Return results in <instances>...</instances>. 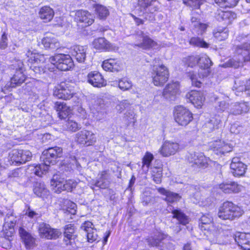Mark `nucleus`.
Returning a JSON list of instances; mask_svg holds the SVG:
<instances>
[{"mask_svg":"<svg viewBox=\"0 0 250 250\" xmlns=\"http://www.w3.org/2000/svg\"><path fill=\"white\" fill-rule=\"evenodd\" d=\"M172 213L173 215V218H176L180 224L186 225L189 223V220L188 217L184 214L180 210H173Z\"/></svg>","mask_w":250,"mask_h":250,"instance_id":"nucleus-45","label":"nucleus"},{"mask_svg":"<svg viewBox=\"0 0 250 250\" xmlns=\"http://www.w3.org/2000/svg\"><path fill=\"white\" fill-rule=\"evenodd\" d=\"M228 104L224 101H219L215 106L217 114L212 117L207 126L211 129H218L222 125V121L226 120L229 114L239 115L248 112L250 109L248 104L246 102L235 103L230 105L229 111L226 110Z\"/></svg>","mask_w":250,"mask_h":250,"instance_id":"nucleus-2","label":"nucleus"},{"mask_svg":"<svg viewBox=\"0 0 250 250\" xmlns=\"http://www.w3.org/2000/svg\"><path fill=\"white\" fill-rule=\"evenodd\" d=\"M239 0H215V2L221 7L232 8L235 6Z\"/></svg>","mask_w":250,"mask_h":250,"instance_id":"nucleus-48","label":"nucleus"},{"mask_svg":"<svg viewBox=\"0 0 250 250\" xmlns=\"http://www.w3.org/2000/svg\"><path fill=\"white\" fill-rule=\"evenodd\" d=\"M244 212L242 207L232 202L226 201L220 206L218 216L223 220H233L242 216Z\"/></svg>","mask_w":250,"mask_h":250,"instance_id":"nucleus-7","label":"nucleus"},{"mask_svg":"<svg viewBox=\"0 0 250 250\" xmlns=\"http://www.w3.org/2000/svg\"><path fill=\"white\" fill-rule=\"evenodd\" d=\"M236 243L243 250H250V233L237 232L234 236L227 235V237L220 235L214 242L220 245Z\"/></svg>","mask_w":250,"mask_h":250,"instance_id":"nucleus-6","label":"nucleus"},{"mask_svg":"<svg viewBox=\"0 0 250 250\" xmlns=\"http://www.w3.org/2000/svg\"><path fill=\"white\" fill-rule=\"evenodd\" d=\"M186 98L197 108H201L205 101V95L201 91L191 90L186 94Z\"/></svg>","mask_w":250,"mask_h":250,"instance_id":"nucleus-22","label":"nucleus"},{"mask_svg":"<svg viewBox=\"0 0 250 250\" xmlns=\"http://www.w3.org/2000/svg\"><path fill=\"white\" fill-rule=\"evenodd\" d=\"M230 183H223L219 185V188L225 193H231L232 190Z\"/></svg>","mask_w":250,"mask_h":250,"instance_id":"nucleus-64","label":"nucleus"},{"mask_svg":"<svg viewBox=\"0 0 250 250\" xmlns=\"http://www.w3.org/2000/svg\"><path fill=\"white\" fill-rule=\"evenodd\" d=\"M136 37L138 39L135 45L140 48L145 50L150 49L158 50L160 47V44L152 40L148 36L145 35L142 32H141L140 35L136 36Z\"/></svg>","mask_w":250,"mask_h":250,"instance_id":"nucleus-16","label":"nucleus"},{"mask_svg":"<svg viewBox=\"0 0 250 250\" xmlns=\"http://www.w3.org/2000/svg\"><path fill=\"white\" fill-rule=\"evenodd\" d=\"M19 233L27 249L32 248L35 245V240L31 235L22 228H20Z\"/></svg>","mask_w":250,"mask_h":250,"instance_id":"nucleus-38","label":"nucleus"},{"mask_svg":"<svg viewBox=\"0 0 250 250\" xmlns=\"http://www.w3.org/2000/svg\"><path fill=\"white\" fill-rule=\"evenodd\" d=\"M188 160L195 168H205L208 166H215L216 163L206 157L202 152L190 153L188 156Z\"/></svg>","mask_w":250,"mask_h":250,"instance_id":"nucleus-12","label":"nucleus"},{"mask_svg":"<svg viewBox=\"0 0 250 250\" xmlns=\"http://www.w3.org/2000/svg\"><path fill=\"white\" fill-rule=\"evenodd\" d=\"M132 86L131 82L127 78H123L118 82V86L121 90L125 91Z\"/></svg>","mask_w":250,"mask_h":250,"instance_id":"nucleus-52","label":"nucleus"},{"mask_svg":"<svg viewBox=\"0 0 250 250\" xmlns=\"http://www.w3.org/2000/svg\"><path fill=\"white\" fill-rule=\"evenodd\" d=\"M237 89L238 91H247L248 94L250 95V79L247 81L244 85L237 87Z\"/></svg>","mask_w":250,"mask_h":250,"instance_id":"nucleus-62","label":"nucleus"},{"mask_svg":"<svg viewBox=\"0 0 250 250\" xmlns=\"http://www.w3.org/2000/svg\"><path fill=\"white\" fill-rule=\"evenodd\" d=\"M243 127L237 123L231 125L230 127V132L235 134H238L240 133L241 132H243Z\"/></svg>","mask_w":250,"mask_h":250,"instance_id":"nucleus-59","label":"nucleus"},{"mask_svg":"<svg viewBox=\"0 0 250 250\" xmlns=\"http://www.w3.org/2000/svg\"><path fill=\"white\" fill-rule=\"evenodd\" d=\"M158 191L160 194L166 196L165 200L167 202H177L181 198V196L178 194L168 191L164 188H159Z\"/></svg>","mask_w":250,"mask_h":250,"instance_id":"nucleus-39","label":"nucleus"},{"mask_svg":"<svg viewBox=\"0 0 250 250\" xmlns=\"http://www.w3.org/2000/svg\"><path fill=\"white\" fill-rule=\"evenodd\" d=\"M200 55H194L188 56L183 59V62L188 67H193L198 64Z\"/></svg>","mask_w":250,"mask_h":250,"instance_id":"nucleus-46","label":"nucleus"},{"mask_svg":"<svg viewBox=\"0 0 250 250\" xmlns=\"http://www.w3.org/2000/svg\"><path fill=\"white\" fill-rule=\"evenodd\" d=\"M212 64V61L206 54L200 55L198 65L200 71L198 75L194 72H189L188 75L193 85L197 87L201 86V82L199 78H203L209 75L210 73V66Z\"/></svg>","mask_w":250,"mask_h":250,"instance_id":"nucleus-5","label":"nucleus"},{"mask_svg":"<svg viewBox=\"0 0 250 250\" xmlns=\"http://www.w3.org/2000/svg\"><path fill=\"white\" fill-rule=\"evenodd\" d=\"M62 148L58 147H53L44 150L41 156V160L43 162L42 166L44 171H48L50 165H53L56 162L58 157L61 156Z\"/></svg>","mask_w":250,"mask_h":250,"instance_id":"nucleus-11","label":"nucleus"},{"mask_svg":"<svg viewBox=\"0 0 250 250\" xmlns=\"http://www.w3.org/2000/svg\"><path fill=\"white\" fill-rule=\"evenodd\" d=\"M28 58V65L35 73L41 74L46 72V70L50 71L57 69L61 71H67L73 67V62L70 55L59 54L49 58L50 67L49 65H43L45 61L44 56L34 52L28 51L26 54Z\"/></svg>","mask_w":250,"mask_h":250,"instance_id":"nucleus-1","label":"nucleus"},{"mask_svg":"<svg viewBox=\"0 0 250 250\" xmlns=\"http://www.w3.org/2000/svg\"><path fill=\"white\" fill-rule=\"evenodd\" d=\"M63 209L66 212L74 215L76 213V205L70 200H66L64 201Z\"/></svg>","mask_w":250,"mask_h":250,"instance_id":"nucleus-50","label":"nucleus"},{"mask_svg":"<svg viewBox=\"0 0 250 250\" xmlns=\"http://www.w3.org/2000/svg\"><path fill=\"white\" fill-rule=\"evenodd\" d=\"M102 66L106 71L117 72L123 70L124 62L119 58H109L104 61Z\"/></svg>","mask_w":250,"mask_h":250,"instance_id":"nucleus-20","label":"nucleus"},{"mask_svg":"<svg viewBox=\"0 0 250 250\" xmlns=\"http://www.w3.org/2000/svg\"><path fill=\"white\" fill-rule=\"evenodd\" d=\"M75 140L80 144L89 146L95 143L96 137L92 131L83 130L76 134Z\"/></svg>","mask_w":250,"mask_h":250,"instance_id":"nucleus-18","label":"nucleus"},{"mask_svg":"<svg viewBox=\"0 0 250 250\" xmlns=\"http://www.w3.org/2000/svg\"><path fill=\"white\" fill-rule=\"evenodd\" d=\"M154 158L153 155L149 152H146L144 155L143 161V169L144 171H147L151 163Z\"/></svg>","mask_w":250,"mask_h":250,"instance_id":"nucleus-47","label":"nucleus"},{"mask_svg":"<svg viewBox=\"0 0 250 250\" xmlns=\"http://www.w3.org/2000/svg\"><path fill=\"white\" fill-rule=\"evenodd\" d=\"M236 42L241 44H236L235 48V55L222 66L224 67H233L237 68L243 65L246 62H250V42L248 35L242 34L238 36Z\"/></svg>","mask_w":250,"mask_h":250,"instance_id":"nucleus-3","label":"nucleus"},{"mask_svg":"<svg viewBox=\"0 0 250 250\" xmlns=\"http://www.w3.org/2000/svg\"><path fill=\"white\" fill-rule=\"evenodd\" d=\"M17 222L16 218L12 214H7L4 219L3 226L2 235L3 236V243L2 247L7 249L11 247V239L14 232V226Z\"/></svg>","mask_w":250,"mask_h":250,"instance_id":"nucleus-8","label":"nucleus"},{"mask_svg":"<svg viewBox=\"0 0 250 250\" xmlns=\"http://www.w3.org/2000/svg\"><path fill=\"white\" fill-rule=\"evenodd\" d=\"M166 237L167 235L161 231L156 230L146 239V241L149 246L155 247L159 249Z\"/></svg>","mask_w":250,"mask_h":250,"instance_id":"nucleus-25","label":"nucleus"},{"mask_svg":"<svg viewBox=\"0 0 250 250\" xmlns=\"http://www.w3.org/2000/svg\"><path fill=\"white\" fill-rule=\"evenodd\" d=\"M70 163L67 165V167L70 168L71 170H78L81 171V167L79 165L78 160L75 156H71L70 158Z\"/></svg>","mask_w":250,"mask_h":250,"instance_id":"nucleus-55","label":"nucleus"},{"mask_svg":"<svg viewBox=\"0 0 250 250\" xmlns=\"http://www.w3.org/2000/svg\"><path fill=\"white\" fill-rule=\"evenodd\" d=\"M74 94V87L69 83H62L55 87L54 90L55 96L64 100H69L73 97Z\"/></svg>","mask_w":250,"mask_h":250,"instance_id":"nucleus-15","label":"nucleus"},{"mask_svg":"<svg viewBox=\"0 0 250 250\" xmlns=\"http://www.w3.org/2000/svg\"><path fill=\"white\" fill-rule=\"evenodd\" d=\"M20 157V164L25 163L31 159L32 154L29 150L22 149V154Z\"/></svg>","mask_w":250,"mask_h":250,"instance_id":"nucleus-58","label":"nucleus"},{"mask_svg":"<svg viewBox=\"0 0 250 250\" xmlns=\"http://www.w3.org/2000/svg\"><path fill=\"white\" fill-rule=\"evenodd\" d=\"M104 105L102 104L93 105L90 107L91 116H92L95 120L100 121L104 119L105 117V112L103 109Z\"/></svg>","mask_w":250,"mask_h":250,"instance_id":"nucleus-40","label":"nucleus"},{"mask_svg":"<svg viewBox=\"0 0 250 250\" xmlns=\"http://www.w3.org/2000/svg\"><path fill=\"white\" fill-rule=\"evenodd\" d=\"M138 5L141 11L150 13L152 20L154 18L153 13L158 10L157 2L155 0H138Z\"/></svg>","mask_w":250,"mask_h":250,"instance_id":"nucleus-23","label":"nucleus"},{"mask_svg":"<svg viewBox=\"0 0 250 250\" xmlns=\"http://www.w3.org/2000/svg\"><path fill=\"white\" fill-rule=\"evenodd\" d=\"M81 128L80 125L73 120L68 119L65 124L64 128L66 130L72 132L76 131Z\"/></svg>","mask_w":250,"mask_h":250,"instance_id":"nucleus-54","label":"nucleus"},{"mask_svg":"<svg viewBox=\"0 0 250 250\" xmlns=\"http://www.w3.org/2000/svg\"><path fill=\"white\" fill-rule=\"evenodd\" d=\"M229 33V31L228 28L219 26L214 30L213 35L216 40L222 41L228 38Z\"/></svg>","mask_w":250,"mask_h":250,"instance_id":"nucleus-37","label":"nucleus"},{"mask_svg":"<svg viewBox=\"0 0 250 250\" xmlns=\"http://www.w3.org/2000/svg\"><path fill=\"white\" fill-rule=\"evenodd\" d=\"M96 187L101 188H105L108 187V181L105 179V175L104 174H100L99 180L96 181L95 183Z\"/></svg>","mask_w":250,"mask_h":250,"instance_id":"nucleus-56","label":"nucleus"},{"mask_svg":"<svg viewBox=\"0 0 250 250\" xmlns=\"http://www.w3.org/2000/svg\"><path fill=\"white\" fill-rule=\"evenodd\" d=\"M137 118L134 109L131 108L125 113L124 120L128 125L133 126L137 121Z\"/></svg>","mask_w":250,"mask_h":250,"instance_id":"nucleus-41","label":"nucleus"},{"mask_svg":"<svg viewBox=\"0 0 250 250\" xmlns=\"http://www.w3.org/2000/svg\"><path fill=\"white\" fill-rule=\"evenodd\" d=\"M78 183L74 180H68L64 183V179L60 175L54 174L50 181L52 190L56 193H59L63 190L71 191L75 188Z\"/></svg>","mask_w":250,"mask_h":250,"instance_id":"nucleus-9","label":"nucleus"},{"mask_svg":"<svg viewBox=\"0 0 250 250\" xmlns=\"http://www.w3.org/2000/svg\"><path fill=\"white\" fill-rule=\"evenodd\" d=\"M96 15L100 19H105L109 14L108 9L101 4H96L94 6Z\"/></svg>","mask_w":250,"mask_h":250,"instance_id":"nucleus-44","label":"nucleus"},{"mask_svg":"<svg viewBox=\"0 0 250 250\" xmlns=\"http://www.w3.org/2000/svg\"><path fill=\"white\" fill-rule=\"evenodd\" d=\"M81 228L85 232L88 242L92 243L97 240L98 236L97 230L91 222H84L82 224Z\"/></svg>","mask_w":250,"mask_h":250,"instance_id":"nucleus-27","label":"nucleus"},{"mask_svg":"<svg viewBox=\"0 0 250 250\" xmlns=\"http://www.w3.org/2000/svg\"><path fill=\"white\" fill-rule=\"evenodd\" d=\"M39 232L41 238L46 239H56L62 234L59 229H52L49 225L44 223L39 225Z\"/></svg>","mask_w":250,"mask_h":250,"instance_id":"nucleus-17","label":"nucleus"},{"mask_svg":"<svg viewBox=\"0 0 250 250\" xmlns=\"http://www.w3.org/2000/svg\"><path fill=\"white\" fill-rule=\"evenodd\" d=\"M28 171L31 172H47V171L43 170L42 163L41 164H33L28 166L27 168Z\"/></svg>","mask_w":250,"mask_h":250,"instance_id":"nucleus-60","label":"nucleus"},{"mask_svg":"<svg viewBox=\"0 0 250 250\" xmlns=\"http://www.w3.org/2000/svg\"><path fill=\"white\" fill-rule=\"evenodd\" d=\"M92 45L96 50L101 51H115L118 49L116 45L102 37L95 39L92 42Z\"/></svg>","mask_w":250,"mask_h":250,"instance_id":"nucleus-26","label":"nucleus"},{"mask_svg":"<svg viewBox=\"0 0 250 250\" xmlns=\"http://www.w3.org/2000/svg\"><path fill=\"white\" fill-rule=\"evenodd\" d=\"M75 19L84 23L85 26L90 25L94 22V17L89 12L79 10L76 12Z\"/></svg>","mask_w":250,"mask_h":250,"instance_id":"nucleus-29","label":"nucleus"},{"mask_svg":"<svg viewBox=\"0 0 250 250\" xmlns=\"http://www.w3.org/2000/svg\"><path fill=\"white\" fill-rule=\"evenodd\" d=\"M55 108L58 112L59 118L62 119L66 118L71 113V108L64 102H56Z\"/></svg>","mask_w":250,"mask_h":250,"instance_id":"nucleus-31","label":"nucleus"},{"mask_svg":"<svg viewBox=\"0 0 250 250\" xmlns=\"http://www.w3.org/2000/svg\"><path fill=\"white\" fill-rule=\"evenodd\" d=\"M33 192L37 196L43 199L46 198L50 194L49 191L43 183L37 182L35 184Z\"/></svg>","mask_w":250,"mask_h":250,"instance_id":"nucleus-34","label":"nucleus"},{"mask_svg":"<svg viewBox=\"0 0 250 250\" xmlns=\"http://www.w3.org/2000/svg\"><path fill=\"white\" fill-rule=\"evenodd\" d=\"M212 221L213 218L210 214L203 215L200 220L199 227L201 230H207L212 232L213 234L217 235L218 233L221 234V232H223V230L218 226L214 225ZM220 235H219L215 240H213V242H214V240L215 241ZM213 243H215L214 242Z\"/></svg>","mask_w":250,"mask_h":250,"instance_id":"nucleus-14","label":"nucleus"},{"mask_svg":"<svg viewBox=\"0 0 250 250\" xmlns=\"http://www.w3.org/2000/svg\"><path fill=\"white\" fill-rule=\"evenodd\" d=\"M184 4L194 9H198L206 0H183Z\"/></svg>","mask_w":250,"mask_h":250,"instance_id":"nucleus-53","label":"nucleus"},{"mask_svg":"<svg viewBox=\"0 0 250 250\" xmlns=\"http://www.w3.org/2000/svg\"><path fill=\"white\" fill-rule=\"evenodd\" d=\"M73 109L76 110L80 114V116H81L83 118H89L90 115H89L88 116L87 115V113L84 109H83L81 105H75L73 107Z\"/></svg>","mask_w":250,"mask_h":250,"instance_id":"nucleus-61","label":"nucleus"},{"mask_svg":"<svg viewBox=\"0 0 250 250\" xmlns=\"http://www.w3.org/2000/svg\"><path fill=\"white\" fill-rule=\"evenodd\" d=\"M42 44L46 48L58 49L60 47V43L53 35H46L42 40Z\"/></svg>","mask_w":250,"mask_h":250,"instance_id":"nucleus-33","label":"nucleus"},{"mask_svg":"<svg viewBox=\"0 0 250 250\" xmlns=\"http://www.w3.org/2000/svg\"><path fill=\"white\" fill-rule=\"evenodd\" d=\"M191 21L192 25L195 27L198 35H203L208 26V24L200 22L197 18L192 17Z\"/></svg>","mask_w":250,"mask_h":250,"instance_id":"nucleus-42","label":"nucleus"},{"mask_svg":"<svg viewBox=\"0 0 250 250\" xmlns=\"http://www.w3.org/2000/svg\"><path fill=\"white\" fill-rule=\"evenodd\" d=\"M179 143L171 141H165L163 142L159 152L163 157H168L175 154L179 150Z\"/></svg>","mask_w":250,"mask_h":250,"instance_id":"nucleus-19","label":"nucleus"},{"mask_svg":"<svg viewBox=\"0 0 250 250\" xmlns=\"http://www.w3.org/2000/svg\"><path fill=\"white\" fill-rule=\"evenodd\" d=\"M179 83L177 82L168 83L163 90V96L167 100H174L179 94Z\"/></svg>","mask_w":250,"mask_h":250,"instance_id":"nucleus-24","label":"nucleus"},{"mask_svg":"<svg viewBox=\"0 0 250 250\" xmlns=\"http://www.w3.org/2000/svg\"><path fill=\"white\" fill-rule=\"evenodd\" d=\"M23 65L21 61H16L15 63L12 65L14 66L13 69L16 70V73L11 78L10 82L3 86L4 82L0 81V99L4 97L5 95L11 90V88L19 86L25 81L26 77L23 72Z\"/></svg>","mask_w":250,"mask_h":250,"instance_id":"nucleus-4","label":"nucleus"},{"mask_svg":"<svg viewBox=\"0 0 250 250\" xmlns=\"http://www.w3.org/2000/svg\"><path fill=\"white\" fill-rule=\"evenodd\" d=\"M173 114L175 122L181 126H186L193 120L192 113L182 105L175 107Z\"/></svg>","mask_w":250,"mask_h":250,"instance_id":"nucleus-13","label":"nucleus"},{"mask_svg":"<svg viewBox=\"0 0 250 250\" xmlns=\"http://www.w3.org/2000/svg\"><path fill=\"white\" fill-rule=\"evenodd\" d=\"M230 167L236 172H246L247 166L240 161L239 158L234 157L232 160Z\"/></svg>","mask_w":250,"mask_h":250,"instance_id":"nucleus-43","label":"nucleus"},{"mask_svg":"<svg viewBox=\"0 0 250 250\" xmlns=\"http://www.w3.org/2000/svg\"><path fill=\"white\" fill-rule=\"evenodd\" d=\"M160 250H174L175 245L170 242L163 241V244H162Z\"/></svg>","mask_w":250,"mask_h":250,"instance_id":"nucleus-63","label":"nucleus"},{"mask_svg":"<svg viewBox=\"0 0 250 250\" xmlns=\"http://www.w3.org/2000/svg\"><path fill=\"white\" fill-rule=\"evenodd\" d=\"M211 150L217 155L224 154L230 152L233 147L232 145L226 143L221 140L214 141L209 144Z\"/></svg>","mask_w":250,"mask_h":250,"instance_id":"nucleus-21","label":"nucleus"},{"mask_svg":"<svg viewBox=\"0 0 250 250\" xmlns=\"http://www.w3.org/2000/svg\"><path fill=\"white\" fill-rule=\"evenodd\" d=\"M22 154V149H13L9 153V157L11 161L16 163L20 164V156Z\"/></svg>","mask_w":250,"mask_h":250,"instance_id":"nucleus-51","label":"nucleus"},{"mask_svg":"<svg viewBox=\"0 0 250 250\" xmlns=\"http://www.w3.org/2000/svg\"><path fill=\"white\" fill-rule=\"evenodd\" d=\"M86 48L81 45H75L71 48V55L79 62H83L86 58Z\"/></svg>","mask_w":250,"mask_h":250,"instance_id":"nucleus-30","label":"nucleus"},{"mask_svg":"<svg viewBox=\"0 0 250 250\" xmlns=\"http://www.w3.org/2000/svg\"><path fill=\"white\" fill-rule=\"evenodd\" d=\"M39 16L44 22L50 21L54 16V12L53 9L49 6H45L42 7L39 11Z\"/></svg>","mask_w":250,"mask_h":250,"instance_id":"nucleus-36","label":"nucleus"},{"mask_svg":"<svg viewBox=\"0 0 250 250\" xmlns=\"http://www.w3.org/2000/svg\"><path fill=\"white\" fill-rule=\"evenodd\" d=\"M75 232V229L74 225L68 224L65 226L64 232V241H65L66 245L72 244V241L74 240L76 238Z\"/></svg>","mask_w":250,"mask_h":250,"instance_id":"nucleus-35","label":"nucleus"},{"mask_svg":"<svg viewBox=\"0 0 250 250\" xmlns=\"http://www.w3.org/2000/svg\"><path fill=\"white\" fill-rule=\"evenodd\" d=\"M216 18L219 21H224L227 23H229L236 18V14L231 11L218 10L216 14Z\"/></svg>","mask_w":250,"mask_h":250,"instance_id":"nucleus-32","label":"nucleus"},{"mask_svg":"<svg viewBox=\"0 0 250 250\" xmlns=\"http://www.w3.org/2000/svg\"><path fill=\"white\" fill-rule=\"evenodd\" d=\"M152 83L157 86H163L168 81L169 73L168 68L164 64L154 65L151 72Z\"/></svg>","mask_w":250,"mask_h":250,"instance_id":"nucleus-10","label":"nucleus"},{"mask_svg":"<svg viewBox=\"0 0 250 250\" xmlns=\"http://www.w3.org/2000/svg\"><path fill=\"white\" fill-rule=\"evenodd\" d=\"M131 108L130 104L127 100H123L120 102L116 106V109L120 113H122L125 110L127 111Z\"/></svg>","mask_w":250,"mask_h":250,"instance_id":"nucleus-57","label":"nucleus"},{"mask_svg":"<svg viewBox=\"0 0 250 250\" xmlns=\"http://www.w3.org/2000/svg\"><path fill=\"white\" fill-rule=\"evenodd\" d=\"M189 44L194 46L202 48H208V44L199 37L191 38L189 41Z\"/></svg>","mask_w":250,"mask_h":250,"instance_id":"nucleus-49","label":"nucleus"},{"mask_svg":"<svg viewBox=\"0 0 250 250\" xmlns=\"http://www.w3.org/2000/svg\"><path fill=\"white\" fill-rule=\"evenodd\" d=\"M87 82L94 87H101L106 85L103 76L97 71H92L88 74Z\"/></svg>","mask_w":250,"mask_h":250,"instance_id":"nucleus-28","label":"nucleus"}]
</instances>
